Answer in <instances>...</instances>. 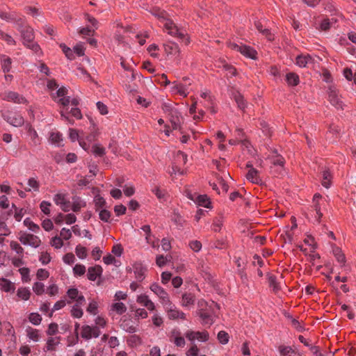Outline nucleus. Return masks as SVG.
<instances>
[{
    "label": "nucleus",
    "mask_w": 356,
    "mask_h": 356,
    "mask_svg": "<svg viewBox=\"0 0 356 356\" xmlns=\"http://www.w3.org/2000/svg\"><path fill=\"white\" fill-rule=\"evenodd\" d=\"M334 19H324L320 24L321 29L323 31H327L330 29L332 25L334 24Z\"/></svg>",
    "instance_id": "obj_42"
},
{
    "label": "nucleus",
    "mask_w": 356,
    "mask_h": 356,
    "mask_svg": "<svg viewBox=\"0 0 356 356\" xmlns=\"http://www.w3.org/2000/svg\"><path fill=\"white\" fill-rule=\"evenodd\" d=\"M333 254L334 257H336L337 260L339 263H344L345 262V255L341 252V250L339 248H335L333 249Z\"/></svg>",
    "instance_id": "obj_41"
},
{
    "label": "nucleus",
    "mask_w": 356,
    "mask_h": 356,
    "mask_svg": "<svg viewBox=\"0 0 356 356\" xmlns=\"http://www.w3.org/2000/svg\"><path fill=\"white\" fill-rule=\"evenodd\" d=\"M27 184L28 186L24 188L26 191H31V189H33L34 191H39L40 184L35 178L32 177L29 179Z\"/></svg>",
    "instance_id": "obj_28"
},
{
    "label": "nucleus",
    "mask_w": 356,
    "mask_h": 356,
    "mask_svg": "<svg viewBox=\"0 0 356 356\" xmlns=\"http://www.w3.org/2000/svg\"><path fill=\"white\" fill-rule=\"evenodd\" d=\"M102 268L100 266L90 267L88 270L87 277L91 281H95L101 275Z\"/></svg>",
    "instance_id": "obj_21"
},
{
    "label": "nucleus",
    "mask_w": 356,
    "mask_h": 356,
    "mask_svg": "<svg viewBox=\"0 0 356 356\" xmlns=\"http://www.w3.org/2000/svg\"><path fill=\"white\" fill-rule=\"evenodd\" d=\"M164 49L168 54L171 55H178L180 51L178 44L171 41L164 44Z\"/></svg>",
    "instance_id": "obj_20"
},
{
    "label": "nucleus",
    "mask_w": 356,
    "mask_h": 356,
    "mask_svg": "<svg viewBox=\"0 0 356 356\" xmlns=\"http://www.w3.org/2000/svg\"><path fill=\"white\" fill-rule=\"evenodd\" d=\"M49 277V273L44 269L40 268L37 272V277L40 280H46Z\"/></svg>",
    "instance_id": "obj_61"
},
{
    "label": "nucleus",
    "mask_w": 356,
    "mask_h": 356,
    "mask_svg": "<svg viewBox=\"0 0 356 356\" xmlns=\"http://www.w3.org/2000/svg\"><path fill=\"white\" fill-rule=\"evenodd\" d=\"M189 245L195 252H199L202 248V243L199 241H193L190 243Z\"/></svg>",
    "instance_id": "obj_63"
},
{
    "label": "nucleus",
    "mask_w": 356,
    "mask_h": 356,
    "mask_svg": "<svg viewBox=\"0 0 356 356\" xmlns=\"http://www.w3.org/2000/svg\"><path fill=\"white\" fill-rule=\"evenodd\" d=\"M0 287L6 292H13L15 289L14 283L6 278L0 279Z\"/></svg>",
    "instance_id": "obj_23"
},
{
    "label": "nucleus",
    "mask_w": 356,
    "mask_h": 356,
    "mask_svg": "<svg viewBox=\"0 0 356 356\" xmlns=\"http://www.w3.org/2000/svg\"><path fill=\"white\" fill-rule=\"evenodd\" d=\"M67 200V195L64 193H57L54 197V201L58 206H61Z\"/></svg>",
    "instance_id": "obj_34"
},
{
    "label": "nucleus",
    "mask_w": 356,
    "mask_h": 356,
    "mask_svg": "<svg viewBox=\"0 0 356 356\" xmlns=\"http://www.w3.org/2000/svg\"><path fill=\"white\" fill-rule=\"evenodd\" d=\"M75 252H76V255H77L80 259H84V258H86V257L87 253H86V248L82 247V246H81V245H77V246L76 247Z\"/></svg>",
    "instance_id": "obj_51"
},
{
    "label": "nucleus",
    "mask_w": 356,
    "mask_h": 356,
    "mask_svg": "<svg viewBox=\"0 0 356 356\" xmlns=\"http://www.w3.org/2000/svg\"><path fill=\"white\" fill-rule=\"evenodd\" d=\"M328 100L330 104L337 108H343V104L341 101L336 89L333 87H330L328 89Z\"/></svg>",
    "instance_id": "obj_10"
},
{
    "label": "nucleus",
    "mask_w": 356,
    "mask_h": 356,
    "mask_svg": "<svg viewBox=\"0 0 356 356\" xmlns=\"http://www.w3.org/2000/svg\"><path fill=\"white\" fill-rule=\"evenodd\" d=\"M187 197L198 206L210 208L211 202L207 195L188 193Z\"/></svg>",
    "instance_id": "obj_6"
},
{
    "label": "nucleus",
    "mask_w": 356,
    "mask_h": 356,
    "mask_svg": "<svg viewBox=\"0 0 356 356\" xmlns=\"http://www.w3.org/2000/svg\"><path fill=\"white\" fill-rule=\"evenodd\" d=\"M25 46L33 51L37 56H40L42 55V49L37 42L33 41L30 43H28Z\"/></svg>",
    "instance_id": "obj_29"
},
{
    "label": "nucleus",
    "mask_w": 356,
    "mask_h": 356,
    "mask_svg": "<svg viewBox=\"0 0 356 356\" xmlns=\"http://www.w3.org/2000/svg\"><path fill=\"white\" fill-rule=\"evenodd\" d=\"M86 205V202L81 200L79 197H73L72 202V210L78 213L80 211L81 208L85 207Z\"/></svg>",
    "instance_id": "obj_22"
},
{
    "label": "nucleus",
    "mask_w": 356,
    "mask_h": 356,
    "mask_svg": "<svg viewBox=\"0 0 356 356\" xmlns=\"http://www.w3.org/2000/svg\"><path fill=\"white\" fill-rule=\"evenodd\" d=\"M280 356H300V355L291 346H280L278 348Z\"/></svg>",
    "instance_id": "obj_19"
},
{
    "label": "nucleus",
    "mask_w": 356,
    "mask_h": 356,
    "mask_svg": "<svg viewBox=\"0 0 356 356\" xmlns=\"http://www.w3.org/2000/svg\"><path fill=\"white\" fill-rule=\"evenodd\" d=\"M175 159L177 162L186 164L188 160V156L184 152L178 151L176 154Z\"/></svg>",
    "instance_id": "obj_46"
},
{
    "label": "nucleus",
    "mask_w": 356,
    "mask_h": 356,
    "mask_svg": "<svg viewBox=\"0 0 356 356\" xmlns=\"http://www.w3.org/2000/svg\"><path fill=\"white\" fill-rule=\"evenodd\" d=\"M17 295L19 298L27 300L30 298L31 292L27 288H19Z\"/></svg>",
    "instance_id": "obj_32"
},
{
    "label": "nucleus",
    "mask_w": 356,
    "mask_h": 356,
    "mask_svg": "<svg viewBox=\"0 0 356 356\" xmlns=\"http://www.w3.org/2000/svg\"><path fill=\"white\" fill-rule=\"evenodd\" d=\"M209 339V334L207 332H196V339L200 341H206Z\"/></svg>",
    "instance_id": "obj_58"
},
{
    "label": "nucleus",
    "mask_w": 356,
    "mask_h": 356,
    "mask_svg": "<svg viewBox=\"0 0 356 356\" xmlns=\"http://www.w3.org/2000/svg\"><path fill=\"white\" fill-rule=\"evenodd\" d=\"M18 31L21 33L23 44L25 46L28 43L34 41L35 35L33 29L29 26H23L22 22L19 24Z\"/></svg>",
    "instance_id": "obj_3"
},
{
    "label": "nucleus",
    "mask_w": 356,
    "mask_h": 356,
    "mask_svg": "<svg viewBox=\"0 0 356 356\" xmlns=\"http://www.w3.org/2000/svg\"><path fill=\"white\" fill-rule=\"evenodd\" d=\"M150 289L154 294H156L159 298L160 302L162 305H169V302L170 301L169 296L168 293L159 284H152L150 286Z\"/></svg>",
    "instance_id": "obj_4"
},
{
    "label": "nucleus",
    "mask_w": 356,
    "mask_h": 356,
    "mask_svg": "<svg viewBox=\"0 0 356 356\" xmlns=\"http://www.w3.org/2000/svg\"><path fill=\"white\" fill-rule=\"evenodd\" d=\"M234 99L235 102H236L238 107L240 109L243 110L245 108L246 105H245V100L243 99V97L240 93H238V92L234 93Z\"/></svg>",
    "instance_id": "obj_33"
},
{
    "label": "nucleus",
    "mask_w": 356,
    "mask_h": 356,
    "mask_svg": "<svg viewBox=\"0 0 356 356\" xmlns=\"http://www.w3.org/2000/svg\"><path fill=\"white\" fill-rule=\"evenodd\" d=\"M133 268L136 280L138 282L143 281L145 277L146 268L141 264H135Z\"/></svg>",
    "instance_id": "obj_16"
},
{
    "label": "nucleus",
    "mask_w": 356,
    "mask_h": 356,
    "mask_svg": "<svg viewBox=\"0 0 356 356\" xmlns=\"http://www.w3.org/2000/svg\"><path fill=\"white\" fill-rule=\"evenodd\" d=\"M19 271L22 275V279L24 282H28L31 280L29 277L30 270L28 268H21Z\"/></svg>",
    "instance_id": "obj_44"
},
{
    "label": "nucleus",
    "mask_w": 356,
    "mask_h": 356,
    "mask_svg": "<svg viewBox=\"0 0 356 356\" xmlns=\"http://www.w3.org/2000/svg\"><path fill=\"white\" fill-rule=\"evenodd\" d=\"M62 140V135L59 132H51L49 135V140L53 144L58 145Z\"/></svg>",
    "instance_id": "obj_37"
},
{
    "label": "nucleus",
    "mask_w": 356,
    "mask_h": 356,
    "mask_svg": "<svg viewBox=\"0 0 356 356\" xmlns=\"http://www.w3.org/2000/svg\"><path fill=\"white\" fill-rule=\"evenodd\" d=\"M51 244L54 248L58 249L60 248L63 245V242L62 238L60 236H54L51 241Z\"/></svg>",
    "instance_id": "obj_50"
},
{
    "label": "nucleus",
    "mask_w": 356,
    "mask_h": 356,
    "mask_svg": "<svg viewBox=\"0 0 356 356\" xmlns=\"http://www.w3.org/2000/svg\"><path fill=\"white\" fill-rule=\"evenodd\" d=\"M58 332V325L55 323L49 324L47 334L48 335H54Z\"/></svg>",
    "instance_id": "obj_62"
},
{
    "label": "nucleus",
    "mask_w": 356,
    "mask_h": 356,
    "mask_svg": "<svg viewBox=\"0 0 356 356\" xmlns=\"http://www.w3.org/2000/svg\"><path fill=\"white\" fill-rule=\"evenodd\" d=\"M195 302V296L191 293H184L182 295L181 305L184 307H187L193 305Z\"/></svg>",
    "instance_id": "obj_17"
},
{
    "label": "nucleus",
    "mask_w": 356,
    "mask_h": 356,
    "mask_svg": "<svg viewBox=\"0 0 356 356\" xmlns=\"http://www.w3.org/2000/svg\"><path fill=\"white\" fill-rule=\"evenodd\" d=\"M247 179L253 184H261V179L258 175V171L252 168L246 175Z\"/></svg>",
    "instance_id": "obj_24"
},
{
    "label": "nucleus",
    "mask_w": 356,
    "mask_h": 356,
    "mask_svg": "<svg viewBox=\"0 0 356 356\" xmlns=\"http://www.w3.org/2000/svg\"><path fill=\"white\" fill-rule=\"evenodd\" d=\"M11 65V59L9 57L4 56L1 60V68L4 72L10 71Z\"/></svg>",
    "instance_id": "obj_40"
},
{
    "label": "nucleus",
    "mask_w": 356,
    "mask_h": 356,
    "mask_svg": "<svg viewBox=\"0 0 356 356\" xmlns=\"http://www.w3.org/2000/svg\"><path fill=\"white\" fill-rule=\"evenodd\" d=\"M185 83H173V86L172 87V91L174 92H177L181 96L186 97L188 92V86L191 84L190 83H187L188 81V78L186 77L183 79Z\"/></svg>",
    "instance_id": "obj_9"
},
{
    "label": "nucleus",
    "mask_w": 356,
    "mask_h": 356,
    "mask_svg": "<svg viewBox=\"0 0 356 356\" xmlns=\"http://www.w3.org/2000/svg\"><path fill=\"white\" fill-rule=\"evenodd\" d=\"M63 261L67 264H72L75 261V257L72 253H67L63 257Z\"/></svg>",
    "instance_id": "obj_64"
},
{
    "label": "nucleus",
    "mask_w": 356,
    "mask_h": 356,
    "mask_svg": "<svg viewBox=\"0 0 356 356\" xmlns=\"http://www.w3.org/2000/svg\"><path fill=\"white\" fill-rule=\"evenodd\" d=\"M270 159L273 166L278 167L281 169L284 168L285 160L281 155L278 154L276 151L273 153V155L270 156Z\"/></svg>",
    "instance_id": "obj_18"
},
{
    "label": "nucleus",
    "mask_w": 356,
    "mask_h": 356,
    "mask_svg": "<svg viewBox=\"0 0 356 356\" xmlns=\"http://www.w3.org/2000/svg\"><path fill=\"white\" fill-rule=\"evenodd\" d=\"M315 60L309 54H301L296 57V63L300 67H308L309 64L314 63Z\"/></svg>",
    "instance_id": "obj_14"
},
{
    "label": "nucleus",
    "mask_w": 356,
    "mask_h": 356,
    "mask_svg": "<svg viewBox=\"0 0 356 356\" xmlns=\"http://www.w3.org/2000/svg\"><path fill=\"white\" fill-rule=\"evenodd\" d=\"M167 316L170 320L186 319V314L179 310L171 301L169 305H163Z\"/></svg>",
    "instance_id": "obj_2"
},
{
    "label": "nucleus",
    "mask_w": 356,
    "mask_h": 356,
    "mask_svg": "<svg viewBox=\"0 0 356 356\" xmlns=\"http://www.w3.org/2000/svg\"><path fill=\"white\" fill-rule=\"evenodd\" d=\"M170 341L175 344L177 347H184L186 341L179 330L174 329L170 332Z\"/></svg>",
    "instance_id": "obj_12"
},
{
    "label": "nucleus",
    "mask_w": 356,
    "mask_h": 356,
    "mask_svg": "<svg viewBox=\"0 0 356 356\" xmlns=\"http://www.w3.org/2000/svg\"><path fill=\"white\" fill-rule=\"evenodd\" d=\"M29 319L31 323L34 325H39L42 321V317L38 313H31L29 315Z\"/></svg>",
    "instance_id": "obj_45"
},
{
    "label": "nucleus",
    "mask_w": 356,
    "mask_h": 356,
    "mask_svg": "<svg viewBox=\"0 0 356 356\" xmlns=\"http://www.w3.org/2000/svg\"><path fill=\"white\" fill-rule=\"evenodd\" d=\"M33 290L36 294L41 295L44 292V285L41 282H35L33 286Z\"/></svg>",
    "instance_id": "obj_47"
},
{
    "label": "nucleus",
    "mask_w": 356,
    "mask_h": 356,
    "mask_svg": "<svg viewBox=\"0 0 356 356\" xmlns=\"http://www.w3.org/2000/svg\"><path fill=\"white\" fill-rule=\"evenodd\" d=\"M10 248L15 251L16 253L21 257H23L24 254V249L16 241H12L10 243Z\"/></svg>",
    "instance_id": "obj_35"
},
{
    "label": "nucleus",
    "mask_w": 356,
    "mask_h": 356,
    "mask_svg": "<svg viewBox=\"0 0 356 356\" xmlns=\"http://www.w3.org/2000/svg\"><path fill=\"white\" fill-rule=\"evenodd\" d=\"M169 115V120L171 123L172 129L174 130L179 129L183 121L180 113L177 110H173Z\"/></svg>",
    "instance_id": "obj_11"
},
{
    "label": "nucleus",
    "mask_w": 356,
    "mask_h": 356,
    "mask_svg": "<svg viewBox=\"0 0 356 356\" xmlns=\"http://www.w3.org/2000/svg\"><path fill=\"white\" fill-rule=\"evenodd\" d=\"M218 339L222 344H226L229 341V335L225 331H220L218 334Z\"/></svg>",
    "instance_id": "obj_49"
},
{
    "label": "nucleus",
    "mask_w": 356,
    "mask_h": 356,
    "mask_svg": "<svg viewBox=\"0 0 356 356\" xmlns=\"http://www.w3.org/2000/svg\"><path fill=\"white\" fill-rule=\"evenodd\" d=\"M113 309L118 314H122L127 311V307L122 302H117L113 305Z\"/></svg>",
    "instance_id": "obj_43"
},
{
    "label": "nucleus",
    "mask_w": 356,
    "mask_h": 356,
    "mask_svg": "<svg viewBox=\"0 0 356 356\" xmlns=\"http://www.w3.org/2000/svg\"><path fill=\"white\" fill-rule=\"evenodd\" d=\"M99 218L105 222H108L111 217V212L106 209H102L99 212Z\"/></svg>",
    "instance_id": "obj_57"
},
{
    "label": "nucleus",
    "mask_w": 356,
    "mask_h": 356,
    "mask_svg": "<svg viewBox=\"0 0 356 356\" xmlns=\"http://www.w3.org/2000/svg\"><path fill=\"white\" fill-rule=\"evenodd\" d=\"M136 301L138 303L145 307L149 311H154L155 309L154 303L145 294L138 296Z\"/></svg>",
    "instance_id": "obj_15"
},
{
    "label": "nucleus",
    "mask_w": 356,
    "mask_h": 356,
    "mask_svg": "<svg viewBox=\"0 0 356 356\" xmlns=\"http://www.w3.org/2000/svg\"><path fill=\"white\" fill-rule=\"evenodd\" d=\"M286 81L289 85L296 86L299 83V76L294 72H289L286 74Z\"/></svg>",
    "instance_id": "obj_25"
},
{
    "label": "nucleus",
    "mask_w": 356,
    "mask_h": 356,
    "mask_svg": "<svg viewBox=\"0 0 356 356\" xmlns=\"http://www.w3.org/2000/svg\"><path fill=\"white\" fill-rule=\"evenodd\" d=\"M92 327L83 325L81 329V337L85 339H90L92 337Z\"/></svg>",
    "instance_id": "obj_30"
},
{
    "label": "nucleus",
    "mask_w": 356,
    "mask_h": 356,
    "mask_svg": "<svg viewBox=\"0 0 356 356\" xmlns=\"http://www.w3.org/2000/svg\"><path fill=\"white\" fill-rule=\"evenodd\" d=\"M67 295L70 297V298L73 300H75L77 298V297L80 296L79 291H78L77 289L75 288L70 289L67 291Z\"/></svg>",
    "instance_id": "obj_59"
},
{
    "label": "nucleus",
    "mask_w": 356,
    "mask_h": 356,
    "mask_svg": "<svg viewBox=\"0 0 356 356\" xmlns=\"http://www.w3.org/2000/svg\"><path fill=\"white\" fill-rule=\"evenodd\" d=\"M95 207L97 208H102L105 204H106V201L105 200L99 196V195H97L95 197Z\"/></svg>",
    "instance_id": "obj_60"
},
{
    "label": "nucleus",
    "mask_w": 356,
    "mask_h": 356,
    "mask_svg": "<svg viewBox=\"0 0 356 356\" xmlns=\"http://www.w3.org/2000/svg\"><path fill=\"white\" fill-rule=\"evenodd\" d=\"M51 203L49 202H47V201H42L41 203H40V207L42 210V211L46 214V215H49L50 213V209L49 207H51Z\"/></svg>",
    "instance_id": "obj_53"
},
{
    "label": "nucleus",
    "mask_w": 356,
    "mask_h": 356,
    "mask_svg": "<svg viewBox=\"0 0 356 356\" xmlns=\"http://www.w3.org/2000/svg\"><path fill=\"white\" fill-rule=\"evenodd\" d=\"M229 47L231 49L240 52L244 56L251 58H257V51L250 46L245 44H236L235 42H229Z\"/></svg>",
    "instance_id": "obj_1"
},
{
    "label": "nucleus",
    "mask_w": 356,
    "mask_h": 356,
    "mask_svg": "<svg viewBox=\"0 0 356 356\" xmlns=\"http://www.w3.org/2000/svg\"><path fill=\"white\" fill-rule=\"evenodd\" d=\"M3 119L14 127H21L24 122L23 117L19 113H6L3 115Z\"/></svg>",
    "instance_id": "obj_8"
},
{
    "label": "nucleus",
    "mask_w": 356,
    "mask_h": 356,
    "mask_svg": "<svg viewBox=\"0 0 356 356\" xmlns=\"http://www.w3.org/2000/svg\"><path fill=\"white\" fill-rule=\"evenodd\" d=\"M19 239L24 245H29L34 248L38 247L41 243L39 237L31 234L24 233L21 234Z\"/></svg>",
    "instance_id": "obj_7"
},
{
    "label": "nucleus",
    "mask_w": 356,
    "mask_h": 356,
    "mask_svg": "<svg viewBox=\"0 0 356 356\" xmlns=\"http://www.w3.org/2000/svg\"><path fill=\"white\" fill-rule=\"evenodd\" d=\"M72 236V232L69 229L63 228L60 232V237L64 240H68Z\"/></svg>",
    "instance_id": "obj_55"
},
{
    "label": "nucleus",
    "mask_w": 356,
    "mask_h": 356,
    "mask_svg": "<svg viewBox=\"0 0 356 356\" xmlns=\"http://www.w3.org/2000/svg\"><path fill=\"white\" fill-rule=\"evenodd\" d=\"M331 179L332 176L330 172L327 170H323L322 172V185L326 188H330Z\"/></svg>",
    "instance_id": "obj_27"
},
{
    "label": "nucleus",
    "mask_w": 356,
    "mask_h": 356,
    "mask_svg": "<svg viewBox=\"0 0 356 356\" xmlns=\"http://www.w3.org/2000/svg\"><path fill=\"white\" fill-rule=\"evenodd\" d=\"M92 152L97 156H102L105 154V149L103 147L95 145L92 147Z\"/></svg>",
    "instance_id": "obj_56"
},
{
    "label": "nucleus",
    "mask_w": 356,
    "mask_h": 356,
    "mask_svg": "<svg viewBox=\"0 0 356 356\" xmlns=\"http://www.w3.org/2000/svg\"><path fill=\"white\" fill-rule=\"evenodd\" d=\"M27 336L29 338L34 341H38L40 339V335L38 334V330L33 329L32 327H29L26 330Z\"/></svg>",
    "instance_id": "obj_36"
},
{
    "label": "nucleus",
    "mask_w": 356,
    "mask_h": 356,
    "mask_svg": "<svg viewBox=\"0 0 356 356\" xmlns=\"http://www.w3.org/2000/svg\"><path fill=\"white\" fill-rule=\"evenodd\" d=\"M24 224L25 226H26L30 230H31L33 232L37 233L40 229L39 226L37 224L32 222L31 220H30L29 218H26L24 220Z\"/></svg>",
    "instance_id": "obj_39"
},
{
    "label": "nucleus",
    "mask_w": 356,
    "mask_h": 356,
    "mask_svg": "<svg viewBox=\"0 0 356 356\" xmlns=\"http://www.w3.org/2000/svg\"><path fill=\"white\" fill-rule=\"evenodd\" d=\"M72 316L74 318H81L83 316V310L80 308V307L74 306L72 307L71 310Z\"/></svg>",
    "instance_id": "obj_52"
},
{
    "label": "nucleus",
    "mask_w": 356,
    "mask_h": 356,
    "mask_svg": "<svg viewBox=\"0 0 356 356\" xmlns=\"http://www.w3.org/2000/svg\"><path fill=\"white\" fill-rule=\"evenodd\" d=\"M268 280L270 287L273 288L274 291H277L279 290V284L277 282L276 277L275 276H268Z\"/></svg>",
    "instance_id": "obj_48"
},
{
    "label": "nucleus",
    "mask_w": 356,
    "mask_h": 356,
    "mask_svg": "<svg viewBox=\"0 0 356 356\" xmlns=\"http://www.w3.org/2000/svg\"><path fill=\"white\" fill-rule=\"evenodd\" d=\"M2 99L15 104H26V99L19 93L14 91H5L1 95Z\"/></svg>",
    "instance_id": "obj_5"
},
{
    "label": "nucleus",
    "mask_w": 356,
    "mask_h": 356,
    "mask_svg": "<svg viewBox=\"0 0 356 356\" xmlns=\"http://www.w3.org/2000/svg\"><path fill=\"white\" fill-rule=\"evenodd\" d=\"M165 26L169 34L176 36L181 40H184L186 34L183 30L179 29L177 26L172 22L166 23Z\"/></svg>",
    "instance_id": "obj_13"
},
{
    "label": "nucleus",
    "mask_w": 356,
    "mask_h": 356,
    "mask_svg": "<svg viewBox=\"0 0 356 356\" xmlns=\"http://www.w3.org/2000/svg\"><path fill=\"white\" fill-rule=\"evenodd\" d=\"M0 17L7 22H22V18L17 17L15 13H0Z\"/></svg>",
    "instance_id": "obj_26"
},
{
    "label": "nucleus",
    "mask_w": 356,
    "mask_h": 356,
    "mask_svg": "<svg viewBox=\"0 0 356 356\" xmlns=\"http://www.w3.org/2000/svg\"><path fill=\"white\" fill-rule=\"evenodd\" d=\"M73 271L76 275H83L86 273V267L81 264H76L74 267Z\"/></svg>",
    "instance_id": "obj_54"
},
{
    "label": "nucleus",
    "mask_w": 356,
    "mask_h": 356,
    "mask_svg": "<svg viewBox=\"0 0 356 356\" xmlns=\"http://www.w3.org/2000/svg\"><path fill=\"white\" fill-rule=\"evenodd\" d=\"M60 337L53 338L51 337L48 339L47 342V350H53L55 348V346L59 343Z\"/></svg>",
    "instance_id": "obj_38"
},
{
    "label": "nucleus",
    "mask_w": 356,
    "mask_h": 356,
    "mask_svg": "<svg viewBox=\"0 0 356 356\" xmlns=\"http://www.w3.org/2000/svg\"><path fill=\"white\" fill-rule=\"evenodd\" d=\"M200 317L202 321V323L205 325H211L213 323L212 317L211 314L205 311H200Z\"/></svg>",
    "instance_id": "obj_31"
}]
</instances>
